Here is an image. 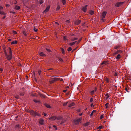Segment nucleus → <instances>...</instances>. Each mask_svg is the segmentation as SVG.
Returning <instances> with one entry per match:
<instances>
[{
    "mask_svg": "<svg viewBox=\"0 0 131 131\" xmlns=\"http://www.w3.org/2000/svg\"><path fill=\"white\" fill-rule=\"evenodd\" d=\"M82 120V118L80 117L78 119H76L74 120V122L75 124L78 125L79 124V123Z\"/></svg>",
    "mask_w": 131,
    "mask_h": 131,
    "instance_id": "7ed1b4c3",
    "label": "nucleus"
},
{
    "mask_svg": "<svg viewBox=\"0 0 131 131\" xmlns=\"http://www.w3.org/2000/svg\"><path fill=\"white\" fill-rule=\"evenodd\" d=\"M0 14L2 15H5V13L3 11H0Z\"/></svg>",
    "mask_w": 131,
    "mask_h": 131,
    "instance_id": "a878e982",
    "label": "nucleus"
},
{
    "mask_svg": "<svg viewBox=\"0 0 131 131\" xmlns=\"http://www.w3.org/2000/svg\"><path fill=\"white\" fill-rule=\"evenodd\" d=\"M89 123H86L84 124V125L85 126H87L89 125Z\"/></svg>",
    "mask_w": 131,
    "mask_h": 131,
    "instance_id": "09e8293b",
    "label": "nucleus"
},
{
    "mask_svg": "<svg viewBox=\"0 0 131 131\" xmlns=\"http://www.w3.org/2000/svg\"><path fill=\"white\" fill-rule=\"evenodd\" d=\"M34 102H35V103L40 102V101L37 100H34Z\"/></svg>",
    "mask_w": 131,
    "mask_h": 131,
    "instance_id": "473e14b6",
    "label": "nucleus"
},
{
    "mask_svg": "<svg viewBox=\"0 0 131 131\" xmlns=\"http://www.w3.org/2000/svg\"><path fill=\"white\" fill-rule=\"evenodd\" d=\"M102 128H103V126H100L97 128V129H101Z\"/></svg>",
    "mask_w": 131,
    "mask_h": 131,
    "instance_id": "4c0bfd02",
    "label": "nucleus"
},
{
    "mask_svg": "<svg viewBox=\"0 0 131 131\" xmlns=\"http://www.w3.org/2000/svg\"><path fill=\"white\" fill-rule=\"evenodd\" d=\"M95 91L94 90H93L92 91H91V92H90V94L91 95H93L94 94V92H95Z\"/></svg>",
    "mask_w": 131,
    "mask_h": 131,
    "instance_id": "cd10ccee",
    "label": "nucleus"
},
{
    "mask_svg": "<svg viewBox=\"0 0 131 131\" xmlns=\"http://www.w3.org/2000/svg\"><path fill=\"white\" fill-rule=\"evenodd\" d=\"M66 37H63V39L64 40H66L67 39H66Z\"/></svg>",
    "mask_w": 131,
    "mask_h": 131,
    "instance_id": "680f3d73",
    "label": "nucleus"
},
{
    "mask_svg": "<svg viewBox=\"0 0 131 131\" xmlns=\"http://www.w3.org/2000/svg\"><path fill=\"white\" fill-rule=\"evenodd\" d=\"M93 113L92 112L91 113V114H90V116H92L93 115Z\"/></svg>",
    "mask_w": 131,
    "mask_h": 131,
    "instance_id": "338daca9",
    "label": "nucleus"
},
{
    "mask_svg": "<svg viewBox=\"0 0 131 131\" xmlns=\"http://www.w3.org/2000/svg\"><path fill=\"white\" fill-rule=\"evenodd\" d=\"M114 75L116 77V76H117V73L116 72H115Z\"/></svg>",
    "mask_w": 131,
    "mask_h": 131,
    "instance_id": "4d7b16f0",
    "label": "nucleus"
},
{
    "mask_svg": "<svg viewBox=\"0 0 131 131\" xmlns=\"http://www.w3.org/2000/svg\"><path fill=\"white\" fill-rule=\"evenodd\" d=\"M60 80V79L55 77L53 78H51L49 80V82L50 84H51L55 82L56 81H59Z\"/></svg>",
    "mask_w": 131,
    "mask_h": 131,
    "instance_id": "f257e3e1",
    "label": "nucleus"
},
{
    "mask_svg": "<svg viewBox=\"0 0 131 131\" xmlns=\"http://www.w3.org/2000/svg\"><path fill=\"white\" fill-rule=\"evenodd\" d=\"M120 47V46H116L114 47V49H116L118 48H119Z\"/></svg>",
    "mask_w": 131,
    "mask_h": 131,
    "instance_id": "393cba45",
    "label": "nucleus"
},
{
    "mask_svg": "<svg viewBox=\"0 0 131 131\" xmlns=\"http://www.w3.org/2000/svg\"><path fill=\"white\" fill-rule=\"evenodd\" d=\"M82 38H81L78 41V42H77V44H78L80 42V41H81V40L82 39Z\"/></svg>",
    "mask_w": 131,
    "mask_h": 131,
    "instance_id": "ea45409f",
    "label": "nucleus"
},
{
    "mask_svg": "<svg viewBox=\"0 0 131 131\" xmlns=\"http://www.w3.org/2000/svg\"><path fill=\"white\" fill-rule=\"evenodd\" d=\"M23 34L25 36H27V35L25 31H23Z\"/></svg>",
    "mask_w": 131,
    "mask_h": 131,
    "instance_id": "f704fd0d",
    "label": "nucleus"
},
{
    "mask_svg": "<svg viewBox=\"0 0 131 131\" xmlns=\"http://www.w3.org/2000/svg\"><path fill=\"white\" fill-rule=\"evenodd\" d=\"M15 9L17 10H18L20 9V7L19 6H16L15 7Z\"/></svg>",
    "mask_w": 131,
    "mask_h": 131,
    "instance_id": "2eb2a0df",
    "label": "nucleus"
},
{
    "mask_svg": "<svg viewBox=\"0 0 131 131\" xmlns=\"http://www.w3.org/2000/svg\"><path fill=\"white\" fill-rule=\"evenodd\" d=\"M121 56L120 54H118L116 57V59L117 60H119Z\"/></svg>",
    "mask_w": 131,
    "mask_h": 131,
    "instance_id": "412c9836",
    "label": "nucleus"
},
{
    "mask_svg": "<svg viewBox=\"0 0 131 131\" xmlns=\"http://www.w3.org/2000/svg\"><path fill=\"white\" fill-rule=\"evenodd\" d=\"M39 95L41 97H45V96H44V95H43V94H39Z\"/></svg>",
    "mask_w": 131,
    "mask_h": 131,
    "instance_id": "2f4dec72",
    "label": "nucleus"
},
{
    "mask_svg": "<svg viewBox=\"0 0 131 131\" xmlns=\"http://www.w3.org/2000/svg\"><path fill=\"white\" fill-rule=\"evenodd\" d=\"M39 123L40 124L42 125L43 123V120L42 119L39 120Z\"/></svg>",
    "mask_w": 131,
    "mask_h": 131,
    "instance_id": "f8f14e48",
    "label": "nucleus"
},
{
    "mask_svg": "<svg viewBox=\"0 0 131 131\" xmlns=\"http://www.w3.org/2000/svg\"><path fill=\"white\" fill-rule=\"evenodd\" d=\"M107 61H104L103 62L101 63L102 64H105L106 63Z\"/></svg>",
    "mask_w": 131,
    "mask_h": 131,
    "instance_id": "79ce46f5",
    "label": "nucleus"
},
{
    "mask_svg": "<svg viewBox=\"0 0 131 131\" xmlns=\"http://www.w3.org/2000/svg\"><path fill=\"white\" fill-rule=\"evenodd\" d=\"M56 116H53L49 118V119L51 121H54L56 119Z\"/></svg>",
    "mask_w": 131,
    "mask_h": 131,
    "instance_id": "39448f33",
    "label": "nucleus"
},
{
    "mask_svg": "<svg viewBox=\"0 0 131 131\" xmlns=\"http://www.w3.org/2000/svg\"><path fill=\"white\" fill-rule=\"evenodd\" d=\"M50 8V6H48L45 10L43 11V13H46L48 11L49 9Z\"/></svg>",
    "mask_w": 131,
    "mask_h": 131,
    "instance_id": "6e6552de",
    "label": "nucleus"
},
{
    "mask_svg": "<svg viewBox=\"0 0 131 131\" xmlns=\"http://www.w3.org/2000/svg\"><path fill=\"white\" fill-rule=\"evenodd\" d=\"M43 2V1L42 0H40V4H41Z\"/></svg>",
    "mask_w": 131,
    "mask_h": 131,
    "instance_id": "de8ad7c7",
    "label": "nucleus"
},
{
    "mask_svg": "<svg viewBox=\"0 0 131 131\" xmlns=\"http://www.w3.org/2000/svg\"><path fill=\"white\" fill-rule=\"evenodd\" d=\"M8 48L9 50V54L8 55H7V56H6L7 59L9 60L12 58V51L11 48L10 47H9Z\"/></svg>",
    "mask_w": 131,
    "mask_h": 131,
    "instance_id": "f03ea898",
    "label": "nucleus"
},
{
    "mask_svg": "<svg viewBox=\"0 0 131 131\" xmlns=\"http://www.w3.org/2000/svg\"><path fill=\"white\" fill-rule=\"evenodd\" d=\"M107 14L106 12H103L102 14L101 18H105Z\"/></svg>",
    "mask_w": 131,
    "mask_h": 131,
    "instance_id": "423d86ee",
    "label": "nucleus"
},
{
    "mask_svg": "<svg viewBox=\"0 0 131 131\" xmlns=\"http://www.w3.org/2000/svg\"><path fill=\"white\" fill-rule=\"evenodd\" d=\"M101 20L103 21H105V19L104 18H101Z\"/></svg>",
    "mask_w": 131,
    "mask_h": 131,
    "instance_id": "864d4df0",
    "label": "nucleus"
},
{
    "mask_svg": "<svg viewBox=\"0 0 131 131\" xmlns=\"http://www.w3.org/2000/svg\"><path fill=\"white\" fill-rule=\"evenodd\" d=\"M4 53H5V56H7V53L5 50V51H4Z\"/></svg>",
    "mask_w": 131,
    "mask_h": 131,
    "instance_id": "0e129e2a",
    "label": "nucleus"
},
{
    "mask_svg": "<svg viewBox=\"0 0 131 131\" xmlns=\"http://www.w3.org/2000/svg\"><path fill=\"white\" fill-rule=\"evenodd\" d=\"M17 41L16 40L14 41H12L11 43L12 44H16L17 43Z\"/></svg>",
    "mask_w": 131,
    "mask_h": 131,
    "instance_id": "6ab92c4d",
    "label": "nucleus"
},
{
    "mask_svg": "<svg viewBox=\"0 0 131 131\" xmlns=\"http://www.w3.org/2000/svg\"><path fill=\"white\" fill-rule=\"evenodd\" d=\"M20 96H23L24 95V94L23 93H21L20 94Z\"/></svg>",
    "mask_w": 131,
    "mask_h": 131,
    "instance_id": "13d9d810",
    "label": "nucleus"
},
{
    "mask_svg": "<svg viewBox=\"0 0 131 131\" xmlns=\"http://www.w3.org/2000/svg\"><path fill=\"white\" fill-rule=\"evenodd\" d=\"M118 53V52H117V51H116L113 54V56H115V55L117 54Z\"/></svg>",
    "mask_w": 131,
    "mask_h": 131,
    "instance_id": "c9c22d12",
    "label": "nucleus"
},
{
    "mask_svg": "<svg viewBox=\"0 0 131 131\" xmlns=\"http://www.w3.org/2000/svg\"><path fill=\"white\" fill-rule=\"evenodd\" d=\"M56 119H58V120H60L62 118V117L61 116H58L57 117L56 116Z\"/></svg>",
    "mask_w": 131,
    "mask_h": 131,
    "instance_id": "f3484780",
    "label": "nucleus"
},
{
    "mask_svg": "<svg viewBox=\"0 0 131 131\" xmlns=\"http://www.w3.org/2000/svg\"><path fill=\"white\" fill-rule=\"evenodd\" d=\"M35 116H40V115L37 112H36Z\"/></svg>",
    "mask_w": 131,
    "mask_h": 131,
    "instance_id": "5701e85b",
    "label": "nucleus"
},
{
    "mask_svg": "<svg viewBox=\"0 0 131 131\" xmlns=\"http://www.w3.org/2000/svg\"><path fill=\"white\" fill-rule=\"evenodd\" d=\"M15 97L16 99H19V97L18 95H16L15 96Z\"/></svg>",
    "mask_w": 131,
    "mask_h": 131,
    "instance_id": "3c124183",
    "label": "nucleus"
},
{
    "mask_svg": "<svg viewBox=\"0 0 131 131\" xmlns=\"http://www.w3.org/2000/svg\"><path fill=\"white\" fill-rule=\"evenodd\" d=\"M103 117V115H101L100 117V119H102Z\"/></svg>",
    "mask_w": 131,
    "mask_h": 131,
    "instance_id": "603ef678",
    "label": "nucleus"
},
{
    "mask_svg": "<svg viewBox=\"0 0 131 131\" xmlns=\"http://www.w3.org/2000/svg\"><path fill=\"white\" fill-rule=\"evenodd\" d=\"M61 49L62 53V54H64V49L63 48H61Z\"/></svg>",
    "mask_w": 131,
    "mask_h": 131,
    "instance_id": "c756f323",
    "label": "nucleus"
},
{
    "mask_svg": "<svg viewBox=\"0 0 131 131\" xmlns=\"http://www.w3.org/2000/svg\"><path fill=\"white\" fill-rule=\"evenodd\" d=\"M3 9V8L2 7L0 6V10L2 9Z\"/></svg>",
    "mask_w": 131,
    "mask_h": 131,
    "instance_id": "69168bd1",
    "label": "nucleus"
},
{
    "mask_svg": "<svg viewBox=\"0 0 131 131\" xmlns=\"http://www.w3.org/2000/svg\"><path fill=\"white\" fill-rule=\"evenodd\" d=\"M76 42H77V41H75L74 42H73L70 43H69V44L70 45L72 46V45H74Z\"/></svg>",
    "mask_w": 131,
    "mask_h": 131,
    "instance_id": "aec40b11",
    "label": "nucleus"
},
{
    "mask_svg": "<svg viewBox=\"0 0 131 131\" xmlns=\"http://www.w3.org/2000/svg\"><path fill=\"white\" fill-rule=\"evenodd\" d=\"M117 52L118 53H122L123 51H122L121 50H117Z\"/></svg>",
    "mask_w": 131,
    "mask_h": 131,
    "instance_id": "c03bdc74",
    "label": "nucleus"
},
{
    "mask_svg": "<svg viewBox=\"0 0 131 131\" xmlns=\"http://www.w3.org/2000/svg\"><path fill=\"white\" fill-rule=\"evenodd\" d=\"M13 33L14 34H17L16 32V31H14V30L13 31Z\"/></svg>",
    "mask_w": 131,
    "mask_h": 131,
    "instance_id": "a18cd8bd",
    "label": "nucleus"
},
{
    "mask_svg": "<svg viewBox=\"0 0 131 131\" xmlns=\"http://www.w3.org/2000/svg\"><path fill=\"white\" fill-rule=\"evenodd\" d=\"M105 81L107 83H108L109 82V80L107 78H106L105 79Z\"/></svg>",
    "mask_w": 131,
    "mask_h": 131,
    "instance_id": "b1692460",
    "label": "nucleus"
},
{
    "mask_svg": "<svg viewBox=\"0 0 131 131\" xmlns=\"http://www.w3.org/2000/svg\"><path fill=\"white\" fill-rule=\"evenodd\" d=\"M45 105L46 107L48 108H51L50 106L49 105L47 104L46 103H45Z\"/></svg>",
    "mask_w": 131,
    "mask_h": 131,
    "instance_id": "ddd939ff",
    "label": "nucleus"
},
{
    "mask_svg": "<svg viewBox=\"0 0 131 131\" xmlns=\"http://www.w3.org/2000/svg\"><path fill=\"white\" fill-rule=\"evenodd\" d=\"M46 49L48 52H51V51L50 50V49H49L47 48H46Z\"/></svg>",
    "mask_w": 131,
    "mask_h": 131,
    "instance_id": "72a5a7b5",
    "label": "nucleus"
},
{
    "mask_svg": "<svg viewBox=\"0 0 131 131\" xmlns=\"http://www.w3.org/2000/svg\"><path fill=\"white\" fill-rule=\"evenodd\" d=\"M109 104V103H107L105 104V106H106V108H108V106L107 105Z\"/></svg>",
    "mask_w": 131,
    "mask_h": 131,
    "instance_id": "e433bc0d",
    "label": "nucleus"
},
{
    "mask_svg": "<svg viewBox=\"0 0 131 131\" xmlns=\"http://www.w3.org/2000/svg\"><path fill=\"white\" fill-rule=\"evenodd\" d=\"M28 112L30 113L32 115L35 116L36 112L35 111H34L33 110H29L28 111Z\"/></svg>",
    "mask_w": 131,
    "mask_h": 131,
    "instance_id": "0eeeda50",
    "label": "nucleus"
},
{
    "mask_svg": "<svg viewBox=\"0 0 131 131\" xmlns=\"http://www.w3.org/2000/svg\"><path fill=\"white\" fill-rule=\"evenodd\" d=\"M72 50V48L71 47H69L67 49L68 51H70Z\"/></svg>",
    "mask_w": 131,
    "mask_h": 131,
    "instance_id": "7c9ffc66",
    "label": "nucleus"
},
{
    "mask_svg": "<svg viewBox=\"0 0 131 131\" xmlns=\"http://www.w3.org/2000/svg\"><path fill=\"white\" fill-rule=\"evenodd\" d=\"M41 72V71L40 70H39L38 71V74L40 75V74Z\"/></svg>",
    "mask_w": 131,
    "mask_h": 131,
    "instance_id": "8fccbe9b",
    "label": "nucleus"
},
{
    "mask_svg": "<svg viewBox=\"0 0 131 131\" xmlns=\"http://www.w3.org/2000/svg\"><path fill=\"white\" fill-rule=\"evenodd\" d=\"M58 59L61 62H63V61L62 59L60 57H59L58 58Z\"/></svg>",
    "mask_w": 131,
    "mask_h": 131,
    "instance_id": "bb28decb",
    "label": "nucleus"
},
{
    "mask_svg": "<svg viewBox=\"0 0 131 131\" xmlns=\"http://www.w3.org/2000/svg\"><path fill=\"white\" fill-rule=\"evenodd\" d=\"M21 127V126L19 124L16 125L15 126V128L16 129L20 128Z\"/></svg>",
    "mask_w": 131,
    "mask_h": 131,
    "instance_id": "9b49d317",
    "label": "nucleus"
},
{
    "mask_svg": "<svg viewBox=\"0 0 131 131\" xmlns=\"http://www.w3.org/2000/svg\"><path fill=\"white\" fill-rule=\"evenodd\" d=\"M34 80H33L34 81H35L36 82H37V80L36 78H34Z\"/></svg>",
    "mask_w": 131,
    "mask_h": 131,
    "instance_id": "052dcab7",
    "label": "nucleus"
},
{
    "mask_svg": "<svg viewBox=\"0 0 131 131\" xmlns=\"http://www.w3.org/2000/svg\"><path fill=\"white\" fill-rule=\"evenodd\" d=\"M53 69L52 68H50L49 69H48L47 70L48 71L51 70H53Z\"/></svg>",
    "mask_w": 131,
    "mask_h": 131,
    "instance_id": "bf43d9fd",
    "label": "nucleus"
},
{
    "mask_svg": "<svg viewBox=\"0 0 131 131\" xmlns=\"http://www.w3.org/2000/svg\"><path fill=\"white\" fill-rule=\"evenodd\" d=\"M75 105V104L74 103H71L70 104H69L68 107H70L72 106H74V105Z\"/></svg>",
    "mask_w": 131,
    "mask_h": 131,
    "instance_id": "4468645a",
    "label": "nucleus"
},
{
    "mask_svg": "<svg viewBox=\"0 0 131 131\" xmlns=\"http://www.w3.org/2000/svg\"><path fill=\"white\" fill-rule=\"evenodd\" d=\"M81 20L79 19L76 20L75 22V23L77 25H78L81 22Z\"/></svg>",
    "mask_w": 131,
    "mask_h": 131,
    "instance_id": "9d476101",
    "label": "nucleus"
},
{
    "mask_svg": "<svg viewBox=\"0 0 131 131\" xmlns=\"http://www.w3.org/2000/svg\"><path fill=\"white\" fill-rule=\"evenodd\" d=\"M68 102H66L65 103H63V105L64 106H66Z\"/></svg>",
    "mask_w": 131,
    "mask_h": 131,
    "instance_id": "58836bf2",
    "label": "nucleus"
},
{
    "mask_svg": "<svg viewBox=\"0 0 131 131\" xmlns=\"http://www.w3.org/2000/svg\"><path fill=\"white\" fill-rule=\"evenodd\" d=\"M62 3L63 5H65L66 4V1L65 0H62Z\"/></svg>",
    "mask_w": 131,
    "mask_h": 131,
    "instance_id": "c85d7f7f",
    "label": "nucleus"
},
{
    "mask_svg": "<svg viewBox=\"0 0 131 131\" xmlns=\"http://www.w3.org/2000/svg\"><path fill=\"white\" fill-rule=\"evenodd\" d=\"M87 6V5H85L82 8V10L84 12H85L86 11Z\"/></svg>",
    "mask_w": 131,
    "mask_h": 131,
    "instance_id": "1a4fd4ad",
    "label": "nucleus"
},
{
    "mask_svg": "<svg viewBox=\"0 0 131 131\" xmlns=\"http://www.w3.org/2000/svg\"><path fill=\"white\" fill-rule=\"evenodd\" d=\"M105 96L107 97L106 99H107L109 97V95L108 93H107L105 94Z\"/></svg>",
    "mask_w": 131,
    "mask_h": 131,
    "instance_id": "37998d69",
    "label": "nucleus"
},
{
    "mask_svg": "<svg viewBox=\"0 0 131 131\" xmlns=\"http://www.w3.org/2000/svg\"><path fill=\"white\" fill-rule=\"evenodd\" d=\"M26 79H27V80H28V77L27 76V75H26Z\"/></svg>",
    "mask_w": 131,
    "mask_h": 131,
    "instance_id": "774afa93",
    "label": "nucleus"
},
{
    "mask_svg": "<svg viewBox=\"0 0 131 131\" xmlns=\"http://www.w3.org/2000/svg\"><path fill=\"white\" fill-rule=\"evenodd\" d=\"M93 99L92 98H91L90 100V102H92L93 101Z\"/></svg>",
    "mask_w": 131,
    "mask_h": 131,
    "instance_id": "49530a36",
    "label": "nucleus"
},
{
    "mask_svg": "<svg viewBox=\"0 0 131 131\" xmlns=\"http://www.w3.org/2000/svg\"><path fill=\"white\" fill-rule=\"evenodd\" d=\"M60 8V7L59 6H57V8H56V10H59Z\"/></svg>",
    "mask_w": 131,
    "mask_h": 131,
    "instance_id": "a19ab883",
    "label": "nucleus"
},
{
    "mask_svg": "<svg viewBox=\"0 0 131 131\" xmlns=\"http://www.w3.org/2000/svg\"><path fill=\"white\" fill-rule=\"evenodd\" d=\"M3 71V69H2L1 68H0V71L1 72H2Z\"/></svg>",
    "mask_w": 131,
    "mask_h": 131,
    "instance_id": "e2e57ef3",
    "label": "nucleus"
},
{
    "mask_svg": "<svg viewBox=\"0 0 131 131\" xmlns=\"http://www.w3.org/2000/svg\"><path fill=\"white\" fill-rule=\"evenodd\" d=\"M124 3V2H118L116 4L115 6L116 7H119L122 5Z\"/></svg>",
    "mask_w": 131,
    "mask_h": 131,
    "instance_id": "20e7f679",
    "label": "nucleus"
},
{
    "mask_svg": "<svg viewBox=\"0 0 131 131\" xmlns=\"http://www.w3.org/2000/svg\"><path fill=\"white\" fill-rule=\"evenodd\" d=\"M34 31L35 32H37L38 31L37 29H36V28L35 27H34Z\"/></svg>",
    "mask_w": 131,
    "mask_h": 131,
    "instance_id": "5fc2aeb1",
    "label": "nucleus"
},
{
    "mask_svg": "<svg viewBox=\"0 0 131 131\" xmlns=\"http://www.w3.org/2000/svg\"><path fill=\"white\" fill-rule=\"evenodd\" d=\"M89 14L91 15H93L94 14V12L93 10H90L89 13Z\"/></svg>",
    "mask_w": 131,
    "mask_h": 131,
    "instance_id": "a211bd4d",
    "label": "nucleus"
},
{
    "mask_svg": "<svg viewBox=\"0 0 131 131\" xmlns=\"http://www.w3.org/2000/svg\"><path fill=\"white\" fill-rule=\"evenodd\" d=\"M39 54L40 56L42 57L46 56V55L45 54H44L42 52H41L40 53H39Z\"/></svg>",
    "mask_w": 131,
    "mask_h": 131,
    "instance_id": "dca6fc26",
    "label": "nucleus"
},
{
    "mask_svg": "<svg viewBox=\"0 0 131 131\" xmlns=\"http://www.w3.org/2000/svg\"><path fill=\"white\" fill-rule=\"evenodd\" d=\"M78 38H73L72 37L71 38V40L72 41H74L78 39Z\"/></svg>",
    "mask_w": 131,
    "mask_h": 131,
    "instance_id": "4be33fe9",
    "label": "nucleus"
},
{
    "mask_svg": "<svg viewBox=\"0 0 131 131\" xmlns=\"http://www.w3.org/2000/svg\"><path fill=\"white\" fill-rule=\"evenodd\" d=\"M10 13H12L13 14H15V12H13V11H10Z\"/></svg>",
    "mask_w": 131,
    "mask_h": 131,
    "instance_id": "6e6d98bb",
    "label": "nucleus"
}]
</instances>
